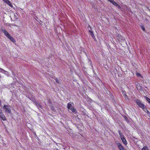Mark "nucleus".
Here are the masks:
<instances>
[{"label":"nucleus","instance_id":"obj_1","mask_svg":"<svg viewBox=\"0 0 150 150\" xmlns=\"http://www.w3.org/2000/svg\"><path fill=\"white\" fill-rule=\"evenodd\" d=\"M135 102L138 105L139 107L142 109H144L145 107V105L142 102L138 99H136L135 100Z\"/></svg>","mask_w":150,"mask_h":150},{"label":"nucleus","instance_id":"obj_2","mask_svg":"<svg viewBox=\"0 0 150 150\" xmlns=\"http://www.w3.org/2000/svg\"><path fill=\"white\" fill-rule=\"evenodd\" d=\"M10 108L11 106L9 105H4L3 107L5 112L8 113H11V110Z\"/></svg>","mask_w":150,"mask_h":150},{"label":"nucleus","instance_id":"obj_3","mask_svg":"<svg viewBox=\"0 0 150 150\" xmlns=\"http://www.w3.org/2000/svg\"><path fill=\"white\" fill-rule=\"evenodd\" d=\"M33 102L36 105L38 108H40L41 109H42V108L41 105L38 102L35 100L34 99Z\"/></svg>","mask_w":150,"mask_h":150},{"label":"nucleus","instance_id":"obj_4","mask_svg":"<svg viewBox=\"0 0 150 150\" xmlns=\"http://www.w3.org/2000/svg\"><path fill=\"white\" fill-rule=\"evenodd\" d=\"M1 31L3 33H4V35L7 38H9L10 36L11 35H10L6 30L4 29H2Z\"/></svg>","mask_w":150,"mask_h":150},{"label":"nucleus","instance_id":"obj_5","mask_svg":"<svg viewBox=\"0 0 150 150\" xmlns=\"http://www.w3.org/2000/svg\"><path fill=\"white\" fill-rule=\"evenodd\" d=\"M117 144L120 150H125V148L120 143H117Z\"/></svg>","mask_w":150,"mask_h":150},{"label":"nucleus","instance_id":"obj_6","mask_svg":"<svg viewBox=\"0 0 150 150\" xmlns=\"http://www.w3.org/2000/svg\"><path fill=\"white\" fill-rule=\"evenodd\" d=\"M3 0L5 3L7 4L8 5L10 6H11V7H13V5H12V3L8 0Z\"/></svg>","mask_w":150,"mask_h":150},{"label":"nucleus","instance_id":"obj_7","mask_svg":"<svg viewBox=\"0 0 150 150\" xmlns=\"http://www.w3.org/2000/svg\"><path fill=\"white\" fill-rule=\"evenodd\" d=\"M122 94L123 96L125 98V99H126L127 100V99L128 100L129 99L128 97L127 96V95L126 94L125 91H122Z\"/></svg>","mask_w":150,"mask_h":150},{"label":"nucleus","instance_id":"obj_8","mask_svg":"<svg viewBox=\"0 0 150 150\" xmlns=\"http://www.w3.org/2000/svg\"><path fill=\"white\" fill-rule=\"evenodd\" d=\"M0 118L3 120H6V118L3 113L0 115Z\"/></svg>","mask_w":150,"mask_h":150},{"label":"nucleus","instance_id":"obj_9","mask_svg":"<svg viewBox=\"0 0 150 150\" xmlns=\"http://www.w3.org/2000/svg\"><path fill=\"white\" fill-rule=\"evenodd\" d=\"M121 139L122 141V142L123 144L125 145H127V142L125 137L122 138V139Z\"/></svg>","mask_w":150,"mask_h":150},{"label":"nucleus","instance_id":"obj_10","mask_svg":"<svg viewBox=\"0 0 150 150\" xmlns=\"http://www.w3.org/2000/svg\"><path fill=\"white\" fill-rule=\"evenodd\" d=\"M112 4L114 6H116L119 9H120L121 8V6L119 5V4L115 2V1Z\"/></svg>","mask_w":150,"mask_h":150},{"label":"nucleus","instance_id":"obj_11","mask_svg":"<svg viewBox=\"0 0 150 150\" xmlns=\"http://www.w3.org/2000/svg\"><path fill=\"white\" fill-rule=\"evenodd\" d=\"M8 38L13 43L15 42H16L14 38L11 35L10 36L9 38Z\"/></svg>","mask_w":150,"mask_h":150},{"label":"nucleus","instance_id":"obj_12","mask_svg":"<svg viewBox=\"0 0 150 150\" xmlns=\"http://www.w3.org/2000/svg\"><path fill=\"white\" fill-rule=\"evenodd\" d=\"M73 107V106L71 104V103H68L67 104V107L68 109H71V107Z\"/></svg>","mask_w":150,"mask_h":150},{"label":"nucleus","instance_id":"obj_13","mask_svg":"<svg viewBox=\"0 0 150 150\" xmlns=\"http://www.w3.org/2000/svg\"><path fill=\"white\" fill-rule=\"evenodd\" d=\"M124 118H125V120L128 123H129V119L126 116H124Z\"/></svg>","mask_w":150,"mask_h":150},{"label":"nucleus","instance_id":"obj_14","mask_svg":"<svg viewBox=\"0 0 150 150\" xmlns=\"http://www.w3.org/2000/svg\"><path fill=\"white\" fill-rule=\"evenodd\" d=\"M89 33H90V34L91 35V36H92V38H94V36L95 35L93 33V32L92 31H91L90 30H89Z\"/></svg>","mask_w":150,"mask_h":150},{"label":"nucleus","instance_id":"obj_15","mask_svg":"<svg viewBox=\"0 0 150 150\" xmlns=\"http://www.w3.org/2000/svg\"><path fill=\"white\" fill-rule=\"evenodd\" d=\"M73 112H76V109L74 108V107L73 106V107H71V109H70Z\"/></svg>","mask_w":150,"mask_h":150},{"label":"nucleus","instance_id":"obj_16","mask_svg":"<svg viewBox=\"0 0 150 150\" xmlns=\"http://www.w3.org/2000/svg\"><path fill=\"white\" fill-rule=\"evenodd\" d=\"M119 133L120 135L121 138L122 139V138L124 137V135L122 134V132H118Z\"/></svg>","mask_w":150,"mask_h":150},{"label":"nucleus","instance_id":"obj_17","mask_svg":"<svg viewBox=\"0 0 150 150\" xmlns=\"http://www.w3.org/2000/svg\"><path fill=\"white\" fill-rule=\"evenodd\" d=\"M142 150H149L147 147L146 146H144L142 149Z\"/></svg>","mask_w":150,"mask_h":150},{"label":"nucleus","instance_id":"obj_18","mask_svg":"<svg viewBox=\"0 0 150 150\" xmlns=\"http://www.w3.org/2000/svg\"><path fill=\"white\" fill-rule=\"evenodd\" d=\"M137 88L138 90H142V87L141 86H139L137 87Z\"/></svg>","mask_w":150,"mask_h":150},{"label":"nucleus","instance_id":"obj_19","mask_svg":"<svg viewBox=\"0 0 150 150\" xmlns=\"http://www.w3.org/2000/svg\"><path fill=\"white\" fill-rule=\"evenodd\" d=\"M145 99L150 104V99L146 97H145Z\"/></svg>","mask_w":150,"mask_h":150},{"label":"nucleus","instance_id":"obj_20","mask_svg":"<svg viewBox=\"0 0 150 150\" xmlns=\"http://www.w3.org/2000/svg\"><path fill=\"white\" fill-rule=\"evenodd\" d=\"M55 79L57 83L58 84L60 83V81L59 80H58L57 78H56Z\"/></svg>","mask_w":150,"mask_h":150},{"label":"nucleus","instance_id":"obj_21","mask_svg":"<svg viewBox=\"0 0 150 150\" xmlns=\"http://www.w3.org/2000/svg\"><path fill=\"white\" fill-rule=\"evenodd\" d=\"M88 64L90 65H91L92 64V61H91V60L90 59H89V58H88Z\"/></svg>","mask_w":150,"mask_h":150},{"label":"nucleus","instance_id":"obj_22","mask_svg":"<svg viewBox=\"0 0 150 150\" xmlns=\"http://www.w3.org/2000/svg\"><path fill=\"white\" fill-rule=\"evenodd\" d=\"M137 76H138V77H142V75H141V74H140L139 73H137Z\"/></svg>","mask_w":150,"mask_h":150},{"label":"nucleus","instance_id":"obj_23","mask_svg":"<svg viewBox=\"0 0 150 150\" xmlns=\"http://www.w3.org/2000/svg\"><path fill=\"white\" fill-rule=\"evenodd\" d=\"M2 70L3 71V72L4 73V74H6V75H8V72L7 71H5V70H3L2 69Z\"/></svg>","mask_w":150,"mask_h":150},{"label":"nucleus","instance_id":"obj_24","mask_svg":"<svg viewBox=\"0 0 150 150\" xmlns=\"http://www.w3.org/2000/svg\"><path fill=\"white\" fill-rule=\"evenodd\" d=\"M107 0L108 1H110V2L112 4H113V3L115 2V1H114V0Z\"/></svg>","mask_w":150,"mask_h":150},{"label":"nucleus","instance_id":"obj_25","mask_svg":"<svg viewBox=\"0 0 150 150\" xmlns=\"http://www.w3.org/2000/svg\"><path fill=\"white\" fill-rule=\"evenodd\" d=\"M142 109L146 112L147 111V110L146 109V107L145 106V108H144V109Z\"/></svg>","mask_w":150,"mask_h":150},{"label":"nucleus","instance_id":"obj_26","mask_svg":"<svg viewBox=\"0 0 150 150\" xmlns=\"http://www.w3.org/2000/svg\"><path fill=\"white\" fill-rule=\"evenodd\" d=\"M146 113H147L148 114V115H150V112H149V111L148 110H147Z\"/></svg>","mask_w":150,"mask_h":150},{"label":"nucleus","instance_id":"obj_27","mask_svg":"<svg viewBox=\"0 0 150 150\" xmlns=\"http://www.w3.org/2000/svg\"><path fill=\"white\" fill-rule=\"evenodd\" d=\"M140 86V84L139 83H138L136 85L137 88V87H138V86Z\"/></svg>","mask_w":150,"mask_h":150},{"label":"nucleus","instance_id":"obj_28","mask_svg":"<svg viewBox=\"0 0 150 150\" xmlns=\"http://www.w3.org/2000/svg\"><path fill=\"white\" fill-rule=\"evenodd\" d=\"M3 112H2L1 110V109H0V115Z\"/></svg>","mask_w":150,"mask_h":150},{"label":"nucleus","instance_id":"obj_29","mask_svg":"<svg viewBox=\"0 0 150 150\" xmlns=\"http://www.w3.org/2000/svg\"><path fill=\"white\" fill-rule=\"evenodd\" d=\"M93 38V39H94V40L95 41L96 40V38H95V36H94V38Z\"/></svg>","mask_w":150,"mask_h":150},{"label":"nucleus","instance_id":"obj_30","mask_svg":"<svg viewBox=\"0 0 150 150\" xmlns=\"http://www.w3.org/2000/svg\"><path fill=\"white\" fill-rule=\"evenodd\" d=\"M142 29L143 31H144L145 30V29L144 28H142Z\"/></svg>","mask_w":150,"mask_h":150},{"label":"nucleus","instance_id":"obj_31","mask_svg":"<svg viewBox=\"0 0 150 150\" xmlns=\"http://www.w3.org/2000/svg\"><path fill=\"white\" fill-rule=\"evenodd\" d=\"M1 101L0 100V106L1 107Z\"/></svg>","mask_w":150,"mask_h":150},{"label":"nucleus","instance_id":"obj_32","mask_svg":"<svg viewBox=\"0 0 150 150\" xmlns=\"http://www.w3.org/2000/svg\"><path fill=\"white\" fill-rule=\"evenodd\" d=\"M34 134L35 135V136H36V134L35 132H34Z\"/></svg>","mask_w":150,"mask_h":150},{"label":"nucleus","instance_id":"obj_33","mask_svg":"<svg viewBox=\"0 0 150 150\" xmlns=\"http://www.w3.org/2000/svg\"><path fill=\"white\" fill-rule=\"evenodd\" d=\"M148 9H149V10H150V8H149Z\"/></svg>","mask_w":150,"mask_h":150}]
</instances>
